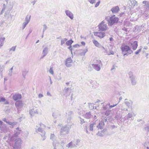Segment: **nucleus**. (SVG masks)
Here are the masks:
<instances>
[{"label":"nucleus","instance_id":"nucleus-1","mask_svg":"<svg viewBox=\"0 0 149 149\" xmlns=\"http://www.w3.org/2000/svg\"><path fill=\"white\" fill-rule=\"evenodd\" d=\"M105 19L107 21L109 26H112L115 23L118 22L119 19L118 18L114 15L111 16L107 17H106Z\"/></svg>","mask_w":149,"mask_h":149},{"label":"nucleus","instance_id":"nucleus-2","mask_svg":"<svg viewBox=\"0 0 149 149\" xmlns=\"http://www.w3.org/2000/svg\"><path fill=\"white\" fill-rule=\"evenodd\" d=\"M121 49L124 56H128L133 52L129 47L127 45H123Z\"/></svg>","mask_w":149,"mask_h":149},{"label":"nucleus","instance_id":"nucleus-3","mask_svg":"<svg viewBox=\"0 0 149 149\" xmlns=\"http://www.w3.org/2000/svg\"><path fill=\"white\" fill-rule=\"evenodd\" d=\"M98 26L99 31H106L108 28L107 23L104 21H102Z\"/></svg>","mask_w":149,"mask_h":149},{"label":"nucleus","instance_id":"nucleus-4","mask_svg":"<svg viewBox=\"0 0 149 149\" xmlns=\"http://www.w3.org/2000/svg\"><path fill=\"white\" fill-rule=\"evenodd\" d=\"M70 129L68 127L65 125L62 127L61 129L60 134L61 135L67 134L69 132Z\"/></svg>","mask_w":149,"mask_h":149},{"label":"nucleus","instance_id":"nucleus-5","mask_svg":"<svg viewBox=\"0 0 149 149\" xmlns=\"http://www.w3.org/2000/svg\"><path fill=\"white\" fill-rule=\"evenodd\" d=\"M37 132H40V134L42 138V141H44L46 139V136H45L46 132L45 131L40 127H39L37 130H36Z\"/></svg>","mask_w":149,"mask_h":149},{"label":"nucleus","instance_id":"nucleus-6","mask_svg":"<svg viewBox=\"0 0 149 149\" xmlns=\"http://www.w3.org/2000/svg\"><path fill=\"white\" fill-rule=\"evenodd\" d=\"M15 142L14 146V148H20L22 141L20 138H18L15 140Z\"/></svg>","mask_w":149,"mask_h":149},{"label":"nucleus","instance_id":"nucleus-7","mask_svg":"<svg viewBox=\"0 0 149 149\" xmlns=\"http://www.w3.org/2000/svg\"><path fill=\"white\" fill-rule=\"evenodd\" d=\"M31 17V16H29V17H28V15L26 16L25 18V22L22 24V29H24L25 28L27 24L30 22Z\"/></svg>","mask_w":149,"mask_h":149},{"label":"nucleus","instance_id":"nucleus-8","mask_svg":"<svg viewBox=\"0 0 149 149\" xmlns=\"http://www.w3.org/2000/svg\"><path fill=\"white\" fill-rule=\"evenodd\" d=\"M15 105L16 107L17 108V109L19 111V109L22 108L24 105V104L22 101L19 100L17 101L15 103Z\"/></svg>","mask_w":149,"mask_h":149},{"label":"nucleus","instance_id":"nucleus-9","mask_svg":"<svg viewBox=\"0 0 149 149\" xmlns=\"http://www.w3.org/2000/svg\"><path fill=\"white\" fill-rule=\"evenodd\" d=\"M129 3V8L130 9L133 8L135 6L138 5L137 2L135 0H130Z\"/></svg>","mask_w":149,"mask_h":149},{"label":"nucleus","instance_id":"nucleus-10","mask_svg":"<svg viewBox=\"0 0 149 149\" xmlns=\"http://www.w3.org/2000/svg\"><path fill=\"white\" fill-rule=\"evenodd\" d=\"M107 121L106 119H103L99 123L98 125H97V128H100V129H102L103 128L104 124V122Z\"/></svg>","mask_w":149,"mask_h":149},{"label":"nucleus","instance_id":"nucleus-11","mask_svg":"<svg viewBox=\"0 0 149 149\" xmlns=\"http://www.w3.org/2000/svg\"><path fill=\"white\" fill-rule=\"evenodd\" d=\"M129 77L130 78L132 85H135L136 83L135 77L134 76H133L132 74H129Z\"/></svg>","mask_w":149,"mask_h":149},{"label":"nucleus","instance_id":"nucleus-12","mask_svg":"<svg viewBox=\"0 0 149 149\" xmlns=\"http://www.w3.org/2000/svg\"><path fill=\"white\" fill-rule=\"evenodd\" d=\"M94 35L100 38H103L105 35V33L101 32H95L94 33Z\"/></svg>","mask_w":149,"mask_h":149},{"label":"nucleus","instance_id":"nucleus-13","mask_svg":"<svg viewBox=\"0 0 149 149\" xmlns=\"http://www.w3.org/2000/svg\"><path fill=\"white\" fill-rule=\"evenodd\" d=\"M92 63H93L92 64H100L102 65L101 61L97 58H94L92 60Z\"/></svg>","mask_w":149,"mask_h":149},{"label":"nucleus","instance_id":"nucleus-14","mask_svg":"<svg viewBox=\"0 0 149 149\" xmlns=\"http://www.w3.org/2000/svg\"><path fill=\"white\" fill-rule=\"evenodd\" d=\"M96 126L95 122L92 123L89 125V130L91 131H93L94 130H95L97 128Z\"/></svg>","mask_w":149,"mask_h":149},{"label":"nucleus","instance_id":"nucleus-15","mask_svg":"<svg viewBox=\"0 0 149 149\" xmlns=\"http://www.w3.org/2000/svg\"><path fill=\"white\" fill-rule=\"evenodd\" d=\"M65 13L66 15L68 16L71 19H73L74 18V15L69 10H67L65 11Z\"/></svg>","mask_w":149,"mask_h":149},{"label":"nucleus","instance_id":"nucleus-16","mask_svg":"<svg viewBox=\"0 0 149 149\" xmlns=\"http://www.w3.org/2000/svg\"><path fill=\"white\" fill-rule=\"evenodd\" d=\"M72 60L70 58H68L66 61L65 65L68 67H70L72 65L70 64L72 63Z\"/></svg>","mask_w":149,"mask_h":149},{"label":"nucleus","instance_id":"nucleus-17","mask_svg":"<svg viewBox=\"0 0 149 149\" xmlns=\"http://www.w3.org/2000/svg\"><path fill=\"white\" fill-rule=\"evenodd\" d=\"M124 103L128 108H131V109L132 110L133 102L132 100H130L129 101H125Z\"/></svg>","mask_w":149,"mask_h":149},{"label":"nucleus","instance_id":"nucleus-18","mask_svg":"<svg viewBox=\"0 0 149 149\" xmlns=\"http://www.w3.org/2000/svg\"><path fill=\"white\" fill-rule=\"evenodd\" d=\"M21 131V129L19 127L17 128L14 132V134L15 137H17L20 134V132Z\"/></svg>","mask_w":149,"mask_h":149},{"label":"nucleus","instance_id":"nucleus-19","mask_svg":"<svg viewBox=\"0 0 149 149\" xmlns=\"http://www.w3.org/2000/svg\"><path fill=\"white\" fill-rule=\"evenodd\" d=\"M69 88L65 87L63 90V93L64 95L67 97L69 96L70 94V92H68L69 90Z\"/></svg>","mask_w":149,"mask_h":149},{"label":"nucleus","instance_id":"nucleus-20","mask_svg":"<svg viewBox=\"0 0 149 149\" xmlns=\"http://www.w3.org/2000/svg\"><path fill=\"white\" fill-rule=\"evenodd\" d=\"M22 98V96L20 94H17L14 95L13 96V99L15 101L20 100Z\"/></svg>","mask_w":149,"mask_h":149},{"label":"nucleus","instance_id":"nucleus-21","mask_svg":"<svg viewBox=\"0 0 149 149\" xmlns=\"http://www.w3.org/2000/svg\"><path fill=\"white\" fill-rule=\"evenodd\" d=\"M100 64H92V66L93 68L97 71H99L101 69Z\"/></svg>","mask_w":149,"mask_h":149},{"label":"nucleus","instance_id":"nucleus-22","mask_svg":"<svg viewBox=\"0 0 149 149\" xmlns=\"http://www.w3.org/2000/svg\"><path fill=\"white\" fill-rule=\"evenodd\" d=\"M66 146L68 148H71L76 147V145H75V144L74 143V142L73 141H72L68 144Z\"/></svg>","mask_w":149,"mask_h":149},{"label":"nucleus","instance_id":"nucleus-23","mask_svg":"<svg viewBox=\"0 0 149 149\" xmlns=\"http://www.w3.org/2000/svg\"><path fill=\"white\" fill-rule=\"evenodd\" d=\"M0 128L1 131L4 133L6 132L8 129L5 125H3L0 126Z\"/></svg>","mask_w":149,"mask_h":149},{"label":"nucleus","instance_id":"nucleus-24","mask_svg":"<svg viewBox=\"0 0 149 149\" xmlns=\"http://www.w3.org/2000/svg\"><path fill=\"white\" fill-rule=\"evenodd\" d=\"M119 8L118 6L113 7L111 9V11L113 13H117L119 11Z\"/></svg>","mask_w":149,"mask_h":149},{"label":"nucleus","instance_id":"nucleus-25","mask_svg":"<svg viewBox=\"0 0 149 149\" xmlns=\"http://www.w3.org/2000/svg\"><path fill=\"white\" fill-rule=\"evenodd\" d=\"M116 104L113 105H110V104H107L105 106L103 107V109L104 110H107L108 108L110 109L114 107L116 105Z\"/></svg>","mask_w":149,"mask_h":149},{"label":"nucleus","instance_id":"nucleus-26","mask_svg":"<svg viewBox=\"0 0 149 149\" xmlns=\"http://www.w3.org/2000/svg\"><path fill=\"white\" fill-rule=\"evenodd\" d=\"M3 121L6 122V123H8L9 125H11L12 127H13L17 123L15 122H11L9 121H6V119L5 118H3Z\"/></svg>","mask_w":149,"mask_h":149},{"label":"nucleus","instance_id":"nucleus-27","mask_svg":"<svg viewBox=\"0 0 149 149\" xmlns=\"http://www.w3.org/2000/svg\"><path fill=\"white\" fill-rule=\"evenodd\" d=\"M60 116V112L58 111H55L52 114L53 116L55 118H56Z\"/></svg>","mask_w":149,"mask_h":149},{"label":"nucleus","instance_id":"nucleus-28","mask_svg":"<svg viewBox=\"0 0 149 149\" xmlns=\"http://www.w3.org/2000/svg\"><path fill=\"white\" fill-rule=\"evenodd\" d=\"M84 117L87 119H90L92 117L91 112H89L86 113L84 115Z\"/></svg>","mask_w":149,"mask_h":149},{"label":"nucleus","instance_id":"nucleus-29","mask_svg":"<svg viewBox=\"0 0 149 149\" xmlns=\"http://www.w3.org/2000/svg\"><path fill=\"white\" fill-rule=\"evenodd\" d=\"M131 45L132 47V49L133 50H136L138 46L137 42L136 41H135L133 42V43H131Z\"/></svg>","mask_w":149,"mask_h":149},{"label":"nucleus","instance_id":"nucleus-30","mask_svg":"<svg viewBox=\"0 0 149 149\" xmlns=\"http://www.w3.org/2000/svg\"><path fill=\"white\" fill-rule=\"evenodd\" d=\"M93 42L96 47L99 48L100 47L101 45L97 40H93Z\"/></svg>","mask_w":149,"mask_h":149},{"label":"nucleus","instance_id":"nucleus-31","mask_svg":"<svg viewBox=\"0 0 149 149\" xmlns=\"http://www.w3.org/2000/svg\"><path fill=\"white\" fill-rule=\"evenodd\" d=\"M5 39L4 37H0V47L3 45Z\"/></svg>","mask_w":149,"mask_h":149},{"label":"nucleus","instance_id":"nucleus-32","mask_svg":"<svg viewBox=\"0 0 149 149\" xmlns=\"http://www.w3.org/2000/svg\"><path fill=\"white\" fill-rule=\"evenodd\" d=\"M48 48L47 47H46L44 48L42 52V54H44V56H45L47 54L48 51Z\"/></svg>","mask_w":149,"mask_h":149},{"label":"nucleus","instance_id":"nucleus-33","mask_svg":"<svg viewBox=\"0 0 149 149\" xmlns=\"http://www.w3.org/2000/svg\"><path fill=\"white\" fill-rule=\"evenodd\" d=\"M73 41L72 40H70L67 41L66 42V44L67 46L71 45V44L73 43Z\"/></svg>","mask_w":149,"mask_h":149},{"label":"nucleus","instance_id":"nucleus-34","mask_svg":"<svg viewBox=\"0 0 149 149\" xmlns=\"http://www.w3.org/2000/svg\"><path fill=\"white\" fill-rule=\"evenodd\" d=\"M15 137L14 135H13L12 136H11L10 135H9V139L11 141H13L15 140V137Z\"/></svg>","mask_w":149,"mask_h":149},{"label":"nucleus","instance_id":"nucleus-35","mask_svg":"<svg viewBox=\"0 0 149 149\" xmlns=\"http://www.w3.org/2000/svg\"><path fill=\"white\" fill-rule=\"evenodd\" d=\"M28 72V71L27 70H25L23 71L22 73V75L24 78H25V76Z\"/></svg>","mask_w":149,"mask_h":149},{"label":"nucleus","instance_id":"nucleus-36","mask_svg":"<svg viewBox=\"0 0 149 149\" xmlns=\"http://www.w3.org/2000/svg\"><path fill=\"white\" fill-rule=\"evenodd\" d=\"M89 107L91 109H94V104L93 103H89L88 104Z\"/></svg>","mask_w":149,"mask_h":149},{"label":"nucleus","instance_id":"nucleus-37","mask_svg":"<svg viewBox=\"0 0 149 149\" xmlns=\"http://www.w3.org/2000/svg\"><path fill=\"white\" fill-rule=\"evenodd\" d=\"M56 137L54 134H51L50 135V139L53 141H54Z\"/></svg>","mask_w":149,"mask_h":149},{"label":"nucleus","instance_id":"nucleus-38","mask_svg":"<svg viewBox=\"0 0 149 149\" xmlns=\"http://www.w3.org/2000/svg\"><path fill=\"white\" fill-rule=\"evenodd\" d=\"M58 145L59 144L58 143L53 142L52 143V145L54 147L53 149H57L56 147L58 146Z\"/></svg>","mask_w":149,"mask_h":149},{"label":"nucleus","instance_id":"nucleus-39","mask_svg":"<svg viewBox=\"0 0 149 149\" xmlns=\"http://www.w3.org/2000/svg\"><path fill=\"white\" fill-rule=\"evenodd\" d=\"M80 140L79 139H77L76 140L75 142H74V143L75 144V145H76V147H77V146H79V144L80 142Z\"/></svg>","mask_w":149,"mask_h":149},{"label":"nucleus","instance_id":"nucleus-40","mask_svg":"<svg viewBox=\"0 0 149 149\" xmlns=\"http://www.w3.org/2000/svg\"><path fill=\"white\" fill-rule=\"evenodd\" d=\"M29 114L31 116H34V109H32L29 110Z\"/></svg>","mask_w":149,"mask_h":149},{"label":"nucleus","instance_id":"nucleus-41","mask_svg":"<svg viewBox=\"0 0 149 149\" xmlns=\"http://www.w3.org/2000/svg\"><path fill=\"white\" fill-rule=\"evenodd\" d=\"M144 129L145 131L148 132L149 131V126L148 124L145 126Z\"/></svg>","mask_w":149,"mask_h":149},{"label":"nucleus","instance_id":"nucleus-42","mask_svg":"<svg viewBox=\"0 0 149 149\" xmlns=\"http://www.w3.org/2000/svg\"><path fill=\"white\" fill-rule=\"evenodd\" d=\"M67 40V39L65 38L61 40V45H63L65 43V42Z\"/></svg>","mask_w":149,"mask_h":149},{"label":"nucleus","instance_id":"nucleus-43","mask_svg":"<svg viewBox=\"0 0 149 149\" xmlns=\"http://www.w3.org/2000/svg\"><path fill=\"white\" fill-rule=\"evenodd\" d=\"M83 52L80 53V55H84L86 52L87 51V49L86 50H82Z\"/></svg>","mask_w":149,"mask_h":149},{"label":"nucleus","instance_id":"nucleus-44","mask_svg":"<svg viewBox=\"0 0 149 149\" xmlns=\"http://www.w3.org/2000/svg\"><path fill=\"white\" fill-rule=\"evenodd\" d=\"M49 73L51 74H52L53 75L54 74V72L53 70L52 67L50 68V69H49Z\"/></svg>","mask_w":149,"mask_h":149},{"label":"nucleus","instance_id":"nucleus-45","mask_svg":"<svg viewBox=\"0 0 149 149\" xmlns=\"http://www.w3.org/2000/svg\"><path fill=\"white\" fill-rule=\"evenodd\" d=\"M43 26V34H44L45 31L47 29V26L46 24H44Z\"/></svg>","mask_w":149,"mask_h":149},{"label":"nucleus","instance_id":"nucleus-46","mask_svg":"<svg viewBox=\"0 0 149 149\" xmlns=\"http://www.w3.org/2000/svg\"><path fill=\"white\" fill-rule=\"evenodd\" d=\"M133 116L132 114L130 113H128L127 115L128 118H131Z\"/></svg>","mask_w":149,"mask_h":149},{"label":"nucleus","instance_id":"nucleus-47","mask_svg":"<svg viewBox=\"0 0 149 149\" xmlns=\"http://www.w3.org/2000/svg\"><path fill=\"white\" fill-rule=\"evenodd\" d=\"M5 101V98L2 97H0V102H3Z\"/></svg>","mask_w":149,"mask_h":149},{"label":"nucleus","instance_id":"nucleus-48","mask_svg":"<svg viewBox=\"0 0 149 149\" xmlns=\"http://www.w3.org/2000/svg\"><path fill=\"white\" fill-rule=\"evenodd\" d=\"M79 118L80 119L81 124H83L85 122L83 119L81 118L80 117H79Z\"/></svg>","mask_w":149,"mask_h":149},{"label":"nucleus","instance_id":"nucleus-49","mask_svg":"<svg viewBox=\"0 0 149 149\" xmlns=\"http://www.w3.org/2000/svg\"><path fill=\"white\" fill-rule=\"evenodd\" d=\"M15 47H13L9 49V51H10L12 50L13 51H15Z\"/></svg>","mask_w":149,"mask_h":149},{"label":"nucleus","instance_id":"nucleus-50","mask_svg":"<svg viewBox=\"0 0 149 149\" xmlns=\"http://www.w3.org/2000/svg\"><path fill=\"white\" fill-rule=\"evenodd\" d=\"M88 1L90 3L93 4L95 3V0H88Z\"/></svg>","mask_w":149,"mask_h":149},{"label":"nucleus","instance_id":"nucleus-51","mask_svg":"<svg viewBox=\"0 0 149 149\" xmlns=\"http://www.w3.org/2000/svg\"><path fill=\"white\" fill-rule=\"evenodd\" d=\"M5 68V66L4 65H0V70H3V69H4Z\"/></svg>","mask_w":149,"mask_h":149},{"label":"nucleus","instance_id":"nucleus-52","mask_svg":"<svg viewBox=\"0 0 149 149\" xmlns=\"http://www.w3.org/2000/svg\"><path fill=\"white\" fill-rule=\"evenodd\" d=\"M145 6L146 9H147L148 8H149V1H148L146 6Z\"/></svg>","mask_w":149,"mask_h":149},{"label":"nucleus","instance_id":"nucleus-53","mask_svg":"<svg viewBox=\"0 0 149 149\" xmlns=\"http://www.w3.org/2000/svg\"><path fill=\"white\" fill-rule=\"evenodd\" d=\"M141 49H139L137 51L135 52V54H139V53L141 52Z\"/></svg>","mask_w":149,"mask_h":149},{"label":"nucleus","instance_id":"nucleus-54","mask_svg":"<svg viewBox=\"0 0 149 149\" xmlns=\"http://www.w3.org/2000/svg\"><path fill=\"white\" fill-rule=\"evenodd\" d=\"M68 49H70L71 51V53H72V47L71 45H70V46L68 47Z\"/></svg>","mask_w":149,"mask_h":149},{"label":"nucleus","instance_id":"nucleus-55","mask_svg":"<svg viewBox=\"0 0 149 149\" xmlns=\"http://www.w3.org/2000/svg\"><path fill=\"white\" fill-rule=\"evenodd\" d=\"M12 71L9 70V73H8V75L10 76H12Z\"/></svg>","mask_w":149,"mask_h":149},{"label":"nucleus","instance_id":"nucleus-56","mask_svg":"<svg viewBox=\"0 0 149 149\" xmlns=\"http://www.w3.org/2000/svg\"><path fill=\"white\" fill-rule=\"evenodd\" d=\"M5 9L6 8L5 7L4 8L3 7L1 12V14H3L4 12Z\"/></svg>","mask_w":149,"mask_h":149},{"label":"nucleus","instance_id":"nucleus-57","mask_svg":"<svg viewBox=\"0 0 149 149\" xmlns=\"http://www.w3.org/2000/svg\"><path fill=\"white\" fill-rule=\"evenodd\" d=\"M121 118V116L120 115L119 116H115V118L116 119H120V118Z\"/></svg>","mask_w":149,"mask_h":149},{"label":"nucleus","instance_id":"nucleus-58","mask_svg":"<svg viewBox=\"0 0 149 149\" xmlns=\"http://www.w3.org/2000/svg\"><path fill=\"white\" fill-rule=\"evenodd\" d=\"M3 102H4V104H8L9 103V102H8V101L7 100H6L5 99V101Z\"/></svg>","mask_w":149,"mask_h":149},{"label":"nucleus","instance_id":"nucleus-59","mask_svg":"<svg viewBox=\"0 0 149 149\" xmlns=\"http://www.w3.org/2000/svg\"><path fill=\"white\" fill-rule=\"evenodd\" d=\"M100 1H98V2H97L95 5V7H97L99 5V4H100Z\"/></svg>","mask_w":149,"mask_h":149},{"label":"nucleus","instance_id":"nucleus-60","mask_svg":"<svg viewBox=\"0 0 149 149\" xmlns=\"http://www.w3.org/2000/svg\"><path fill=\"white\" fill-rule=\"evenodd\" d=\"M37 1L36 0H34L33 1H32L31 2V3L34 6L36 2Z\"/></svg>","mask_w":149,"mask_h":149},{"label":"nucleus","instance_id":"nucleus-61","mask_svg":"<svg viewBox=\"0 0 149 149\" xmlns=\"http://www.w3.org/2000/svg\"><path fill=\"white\" fill-rule=\"evenodd\" d=\"M79 46V45L77 44H75L73 46V47H78Z\"/></svg>","mask_w":149,"mask_h":149},{"label":"nucleus","instance_id":"nucleus-62","mask_svg":"<svg viewBox=\"0 0 149 149\" xmlns=\"http://www.w3.org/2000/svg\"><path fill=\"white\" fill-rule=\"evenodd\" d=\"M109 111H106V112L105 113V114L107 116H108L109 114Z\"/></svg>","mask_w":149,"mask_h":149},{"label":"nucleus","instance_id":"nucleus-63","mask_svg":"<svg viewBox=\"0 0 149 149\" xmlns=\"http://www.w3.org/2000/svg\"><path fill=\"white\" fill-rule=\"evenodd\" d=\"M43 97V95L41 94H39L38 95V97L40 98Z\"/></svg>","mask_w":149,"mask_h":149},{"label":"nucleus","instance_id":"nucleus-64","mask_svg":"<svg viewBox=\"0 0 149 149\" xmlns=\"http://www.w3.org/2000/svg\"><path fill=\"white\" fill-rule=\"evenodd\" d=\"M40 127H45V125L43 124H42V123H40Z\"/></svg>","mask_w":149,"mask_h":149}]
</instances>
